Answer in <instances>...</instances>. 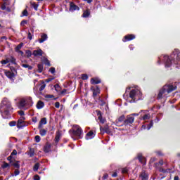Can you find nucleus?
<instances>
[{
  "mask_svg": "<svg viewBox=\"0 0 180 180\" xmlns=\"http://www.w3.org/2000/svg\"><path fill=\"white\" fill-rule=\"evenodd\" d=\"M45 98H48V99H51V98H54V96L53 95H51V94H46L45 96Z\"/></svg>",
  "mask_w": 180,
  "mask_h": 180,
  "instance_id": "obj_41",
  "label": "nucleus"
},
{
  "mask_svg": "<svg viewBox=\"0 0 180 180\" xmlns=\"http://www.w3.org/2000/svg\"><path fill=\"white\" fill-rule=\"evenodd\" d=\"M6 5H7V4H4H4H2L1 9L3 11H5V9H6Z\"/></svg>",
  "mask_w": 180,
  "mask_h": 180,
  "instance_id": "obj_52",
  "label": "nucleus"
},
{
  "mask_svg": "<svg viewBox=\"0 0 180 180\" xmlns=\"http://www.w3.org/2000/svg\"><path fill=\"white\" fill-rule=\"evenodd\" d=\"M134 122V117L129 115L127 120L124 121V124H131Z\"/></svg>",
  "mask_w": 180,
  "mask_h": 180,
  "instance_id": "obj_6",
  "label": "nucleus"
},
{
  "mask_svg": "<svg viewBox=\"0 0 180 180\" xmlns=\"http://www.w3.org/2000/svg\"><path fill=\"white\" fill-rule=\"evenodd\" d=\"M96 112H97V115L98 116V120H99V121H100L102 124L105 123V122L106 121V120H105V118H103V117H102V112H101V111H99V110H97Z\"/></svg>",
  "mask_w": 180,
  "mask_h": 180,
  "instance_id": "obj_12",
  "label": "nucleus"
},
{
  "mask_svg": "<svg viewBox=\"0 0 180 180\" xmlns=\"http://www.w3.org/2000/svg\"><path fill=\"white\" fill-rule=\"evenodd\" d=\"M43 124H47V119L46 118H42L40 122H39V128H41Z\"/></svg>",
  "mask_w": 180,
  "mask_h": 180,
  "instance_id": "obj_21",
  "label": "nucleus"
},
{
  "mask_svg": "<svg viewBox=\"0 0 180 180\" xmlns=\"http://www.w3.org/2000/svg\"><path fill=\"white\" fill-rule=\"evenodd\" d=\"M51 148V145L47 143L44 148V151L45 153H50Z\"/></svg>",
  "mask_w": 180,
  "mask_h": 180,
  "instance_id": "obj_18",
  "label": "nucleus"
},
{
  "mask_svg": "<svg viewBox=\"0 0 180 180\" xmlns=\"http://www.w3.org/2000/svg\"><path fill=\"white\" fill-rule=\"evenodd\" d=\"M38 70H39V72H41V71H43V65L41 64L38 65Z\"/></svg>",
  "mask_w": 180,
  "mask_h": 180,
  "instance_id": "obj_35",
  "label": "nucleus"
},
{
  "mask_svg": "<svg viewBox=\"0 0 180 180\" xmlns=\"http://www.w3.org/2000/svg\"><path fill=\"white\" fill-rule=\"evenodd\" d=\"M50 72H51V74H54L56 72V68H50Z\"/></svg>",
  "mask_w": 180,
  "mask_h": 180,
  "instance_id": "obj_50",
  "label": "nucleus"
},
{
  "mask_svg": "<svg viewBox=\"0 0 180 180\" xmlns=\"http://www.w3.org/2000/svg\"><path fill=\"white\" fill-rule=\"evenodd\" d=\"M17 127L18 129H22V127H25V117H21L18 120Z\"/></svg>",
  "mask_w": 180,
  "mask_h": 180,
  "instance_id": "obj_8",
  "label": "nucleus"
},
{
  "mask_svg": "<svg viewBox=\"0 0 180 180\" xmlns=\"http://www.w3.org/2000/svg\"><path fill=\"white\" fill-rule=\"evenodd\" d=\"M174 56H176V60H174V64H178V60H179V55L178 54H172L171 58H174Z\"/></svg>",
  "mask_w": 180,
  "mask_h": 180,
  "instance_id": "obj_24",
  "label": "nucleus"
},
{
  "mask_svg": "<svg viewBox=\"0 0 180 180\" xmlns=\"http://www.w3.org/2000/svg\"><path fill=\"white\" fill-rule=\"evenodd\" d=\"M112 176H113L114 178L117 176V173L115 172L112 174Z\"/></svg>",
  "mask_w": 180,
  "mask_h": 180,
  "instance_id": "obj_63",
  "label": "nucleus"
},
{
  "mask_svg": "<svg viewBox=\"0 0 180 180\" xmlns=\"http://www.w3.org/2000/svg\"><path fill=\"white\" fill-rule=\"evenodd\" d=\"M176 89V86H174L173 85H165L159 91L158 95V99H162V98H167L168 96V94H171L172 91H175Z\"/></svg>",
  "mask_w": 180,
  "mask_h": 180,
  "instance_id": "obj_1",
  "label": "nucleus"
},
{
  "mask_svg": "<svg viewBox=\"0 0 180 180\" xmlns=\"http://www.w3.org/2000/svg\"><path fill=\"white\" fill-rule=\"evenodd\" d=\"M53 79H54V78H53V77L46 79L45 80V82H47V83H49V82H51V81H53Z\"/></svg>",
  "mask_w": 180,
  "mask_h": 180,
  "instance_id": "obj_51",
  "label": "nucleus"
},
{
  "mask_svg": "<svg viewBox=\"0 0 180 180\" xmlns=\"http://www.w3.org/2000/svg\"><path fill=\"white\" fill-rule=\"evenodd\" d=\"M140 178L141 180H148V174L146 172H142Z\"/></svg>",
  "mask_w": 180,
  "mask_h": 180,
  "instance_id": "obj_16",
  "label": "nucleus"
},
{
  "mask_svg": "<svg viewBox=\"0 0 180 180\" xmlns=\"http://www.w3.org/2000/svg\"><path fill=\"white\" fill-rule=\"evenodd\" d=\"M39 134L41 136H46V134H47V130H46L44 129H41L39 130Z\"/></svg>",
  "mask_w": 180,
  "mask_h": 180,
  "instance_id": "obj_28",
  "label": "nucleus"
},
{
  "mask_svg": "<svg viewBox=\"0 0 180 180\" xmlns=\"http://www.w3.org/2000/svg\"><path fill=\"white\" fill-rule=\"evenodd\" d=\"M153 124H154V122L151 121L149 125H148V130H150L153 127Z\"/></svg>",
  "mask_w": 180,
  "mask_h": 180,
  "instance_id": "obj_40",
  "label": "nucleus"
},
{
  "mask_svg": "<svg viewBox=\"0 0 180 180\" xmlns=\"http://www.w3.org/2000/svg\"><path fill=\"white\" fill-rule=\"evenodd\" d=\"M16 154H18V152L16 151V150H13L11 153V156L12 157V155H16Z\"/></svg>",
  "mask_w": 180,
  "mask_h": 180,
  "instance_id": "obj_54",
  "label": "nucleus"
},
{
  "mask_svg": "<svg viewBox=\"0 0 180 180\" xmlns=\"http://www.w3.org/2000/svg\"><path fill=\"white\" fill-rule=\"evenodd\" d=\"M91 89L93 90L94 96H96V95H98V94L101 92L99 87H98L97 86L96 87L92 86Z\"/></svg>",
  "mask_w": 180,
  "mask_h": 180,
  "instance_id": "obj_13",
  "label": "nucleus"
},
{
  "mask_svg": "<svg viewBox=\"0 0 180 180\" xmlns=\"http://www.w3.org/2000/svg\"><path fill=\"white\" fill-rule=\"evenodd\" d=\"M129 170L127 169V168H123L122 169V174H127V172H128Z\"/></svg>",
  "mask_w": 180,
  "mask_h": 180,
  "instance_id": "obj_53",
  "label": "nucleus"
},
{
  "mask_svg": "<svg viewBox=\"0 0 180 180\" xmlns=\"http://www.w3.org/2000/svg\"><path fill=\"white\" fill-rule=\"evenodd\" d=\"M174 180H179V177L178 176H175Z\"/></svg>",
  "mask_w": 180,
  "mask_h": 180,
  "instance_id": "obj_64",
  "label": "nucleus"
},
{
  "mask_svg": "<svg viewBox=\"0 0 180 180\" xmlns=\"http://www.w3.org/2000/svg\"><path fill=\"white\" fill-rule=\"evenodd\" d=\"M142 119L143 120H148V119H150V114H146L145 115H143Z\"/></svg>",
  "mask_w": 180,
  "mask_h": 180,
  "instance_id": "obj_33",
  "label": "nucleus"
},
{
  "mask_svg": "<svg viewBox=\"0 0 180 180\" xmlns=\"http://www.w3.org/2000/svg\"><path fill=\"white\" fill-rule=\"evenodd\" d=\"M12 109L11 102L8 101V99L4 98L2 101L1 106L0 108L1 113H4V115H9V112H11Z\"/></svg>",
  "mask_w": 180,
  "mask_h": 180,
  "instance_id": "obj_2",
  "label": "nucleus"
},
{
  "mask_svg": "<svg viewBox=\"0 0 180 180\" xmlns=\"http://www.w3.org/2000/svg\"><path fill=\"white\" fill-rule=\"evenodd\" d=\"M164 58L166 60V62H165L166 68L171 67V65L172 64V60H171V58H169V57H168V56H165Z\"/></svg>",
  "mask_w": 180,
  "mask_h": 180,
  "instance_id": "obj_7",
  "label": "nucleus"
},
{
  "mask_svg": "<svg viewBox=\"0 0 180 180\" xmlns=\"http://www.w3.org/2000/svg\"><path fill=\"white\" fill-rule=\"evenodd\" d=\"M20 108H25V106H33V101L32 100V97L22 98L20 102Z\"/></svg>",
  "mask_w": 180,
  "mask_h": 180,
  "instance_id": "obj_5",
  "label": "nucleus"
},
{
  "mask_svg": "<svg viewBox=\"0 0 180 180\" xmlns=\"http://www.w3.org/2000/svg\"><path fill=\"white\" fill-rule=\"evenodd\" d=\"M9 126H11V127H13V126H16V122L15 121H11L9 122Z\"/></svg>",
  "mask_w": 180,
  "mask_h": 180,
  "instance_id": "obj_37",
  "label": "nucleus"
},
{
  "mask_svg": "<svg viewBox=\"0 0 180 180\" xmlns=\"http://www.w3.org/2000/svg\"><path fill=\"white\" fill-rule=\"evenodd\" d=\"M88 79V75L83 74L82 75V79Z\"/></svg>",
  "mask_w": 180,
  "mask_h": 180,
  "instance_id": "obj_44",
  "label": "nucleus"
},
{
  "mask_svg": "<svg viewBox=\"0 0 180 180\" xmlns=\"http://www.w3.org/2000/svg\"><path fill=\"white\" fill-rule=\"evenodd\" d=\"M32 122H33L34 123H37V118L36 117H33V118H32Z\"/></svg>",
  "mask_w": 180,
  "mask_h": 180,
  "instance_id": "obj_59",
  "label": "nucleus"
},
{
  "mask_svg": "<svg viewBox=\"0 0 180 180\" xmlns=\"http://www.w3.org/2000/svg\"><path fill=\"white\" fill-rule=\"evenodd\" d=\"M44 88H46V84H44L43 85H41L39 88V91H44Z\"/></svg>",
  "mask_w": 180,
  "mask_h": 180,
  "instance_id": "obj_47",
  "label": "nucleus"
},
{
  "mask_svg": "<svg viewBox=\"0 0 180 180\" xmlns=\"http://www.w3.org/2000/svg\"><path fill=\"white\" fill-rule=\"evenodd\" d=\"M25 54H26L27 57H31L32 56V51H30L29 50L26 51Z\"/></svg>",
  "mask_w": 180,
  "mask_h": 180,
  "instance_id": "obj_36",
  "label": "nucleus"
},
{
  "mask_svg": "<svg viewBox=\"0 0 180 180\" xmlns=\"http://www.w3.org/2000/svg\"><path fill=\"white\" fill-rule=\"evenodd\" d=\"M4 74L8 78H13V73L10 71L5 70Z\"/></svg>",
  "mask_w": 180,
  "mask_h": 180,
  "instance_id": "obj_23",
  "label": "nucleus"
},
{
  "mask_svg": "<svg viewBox=\"0 0 180 180\" xmlns=\"http://www.w3.org/2000/svg\"><path fill=\"white\" fill-rule=\"evenodd\" d=\"M70 12H74L75 11H79V7H78L73 2L70 3Z\"/></svg>",
  "mask_w": 180,
  "mask_h": 180,
  "instance_id": "obj_9",
  "label": "nucleus"
},
{
  "mask_svg": "<svg viewBox=\"0 0 180 180\" xmlns=\"http://www.w3.org/2000/svg\"><path fill=\"white\" fill-rule=\"evenodd\" d=\"M8 60V63H11L16 65V59L13 56H10L6 58Z\"/></svg>",
  "mask_w": 180,
  "mask_h": 180,
  "instance_id": "obj_15",
  "label": "nucleus"
},
{
  "mask_svg": "<svg viewBox=\"0 0 180 180\" xmlns=\"http://www.w3.org/2000/svg\"><path fill=\"white\" fill-rule=\"evenodd\" d=\"M27 38H28L30 40H32V39L33 38V37L32 36V33H30V32L28 33Z\"/></svg>",
  "mask_w": 180,
  "mask_h": 180,
  "instance_id": "obj_56",
  "label": "nucleus"
},
{
  "mask_svg": "<svg viewBox=\"0 0 180 180\" xmlns=\"http://www.w3.org/2000/svg\"><path fill=\"white\" fill-rule=\"evenodd\" d=\"M19 174H20V172H19L18 169H15V170L14 171V175H15V176H18V175H19Z\"/></svg>",
  "mask_w": 180,
  "mask_h": 180,
  "instance_id": "obj_45",
  "label": "nucleus"
},
{
  "mask_svg": "<svg viewBox=\"0 0 180 180\" xmlns=\"http://www.w3.org/2000/svg\"><path fill=\"white\" fill-rule=\"evenodd\" d=\"M37 108V109H43V108H44V103L41 101H38Z\"/></svg>",
  "mask_w": 180,
  "mask_h": 180,
  "instance_id": "obj_22",
  "label": "nucleus"
},
{
  "mask_svg": "<svg viewBox=\"0 0 180 180\" xmlns=\"http://www.w3.org/2000/svg\"><path fill=\"white\" fill-rule=\"evenodd\" d=\"M95 137V134L92 131H90L86 135V140H91V139H94Z\"/></svg>",
  "mask_w": 180,
  "mask_h": 180,
  "instance_id": "obj_14",
  "label": "nucleus"
},
{
  "mask_svg": "<svg viewBox=\"0 0 180 180\" xmlns=\"http://www.w3.org/2000/svg\"><path fill=\"white\" fill-rule=\"evenodd\" d=\"M91 15V12H89V10H86L84 11L82 18H88Z\"/></svg>",
  "mask_w": 180,
  "mask_h": 180,
  "instance_id": "obj_25",
  "label": "nucleus"
},
{
  "mask_svg": "<svg viewBox=\"0 0 180 180\" xmlns=\"http://www.w3.org/2000/svg\"><path fill=\"white\" fill-rule=\"evenodd\" d=\"M22 47H23V43H20V44H18L16 47H15V51L18 52L20 51V49H22Z\"/></svg>",
  "mask_w": 180,
  "mask_h": 180,
  "instance_id": "obj_29",
  "label": "nucleus"
},
{
  "mask_svg": "<svg viewBox=\"0 0 180 180\" xmlns=\"http://www.w3.org/2000/svg\"><path fill=\"white\" fill-rule=\"evenodd\" d=\"M28 13H27V10H24L22 11V16H27Z\"/></svg>",
  "mask_w": 180,
  "mask_h": 180,
  "instance_id": "obj_48",
  "label": "nucleus"
},
{
  "mask_svg": "<svg viewBox=\"0 0 180 180\" xmlns=\"http://www.w3.org/2000/svg\"><path fill=\"white\" fill-rule=\"evenodd\" d=\"M39 167H40V164L39 163L35 164L34 167H33V171H37V169H39Z\"/></svg>",
  "mask_w": 180,
  "mask_h": 180,
  "instance_id": "obj_32",
  "label": "nucleus"
},
{
  "mask_svg": "<svg viewBox=\"0 0 180 180\" xmlns=\"http://www.w3.org/2000/svg\"><path fill=\"white\" fill-rule=\"evenodd\" d=\"M48 37L47 34H42L41 35V39H39V43H44V41H46V40H47Z\"/></svg>",
  "mask_w": 180,
  "mask_h": 180,
  "instance_id": "obj_17",
  "label": "nucleus"
},
{
  "mask_svg": "<svg viewBox=\"0 0 180 180\" xmlns=\"http://www.w3.org/2000/svg\"><path fill=\"white\" fill-rule=\"evenodd\" d=\"M19 115H20V116H23L24 115H25V112H23V111H20L19 112Z\"/></svg>",
  "mask_w": 180,
  "mask_h": 180,
  "instance_id": "obj_61",
  "label": "nucleus"
},
{
  "mask_svg": "<svg viewBox=\"0 0 180 180\" xmlns=\"http://www.w3.org/2000/svg\"><path fill=\"white\" fill-rule=\"evenodd\" d=\"M65 92H67V89H63L62 91H61V95H65Z\"/></svg>",
  "mask_w": 180,
  "mask_h": 180,
  "instance_id": "obj_60",
  "label": "nucleus"
},
{
  "mask_svg": "<svg viewBox=\"0 0 180 180\" xmlns=\"http://www.w3.org/2000/svg\"><path fill=\"white\" fill-rule=\"evenodd\" d=\"M12 165H13V167H15V168H19V167H20L19 162H15L13 163Z\"/></svg>",
  "mask_w": 180,
  "mask_h": 180,
  "instance_id": "obj_38",
  "label": "nucleus"
},
{
  "mask_svg": "<svg viewBox=\"0 0 180 180\" xmlns=\"http://www.w3.org/2000/svg\"><path fill=\"white\" fill-rule=\"evenodd\" d=\"M138 160L141 162V164H146V158L143 157V155L139 154L138 155Z\"/></svg>",
  "mask_w": 180,
  "mask_h": 180,
  "instance_id": "obj_19",
  "label": "nucleus"
},
{
  "mask_svg": "<svg viewBox=\"0 0 180 180\" xmlns=\"http://www.w3.org/2000/svg\"><path fill=\"white\" fill-rule=\"evenodd\" d=\"M22 67H23L24 68H28V70H33V67L27 65V64H22L21 65Z\"/></svg>",
  "mask_w": 180,
  "mask_h": 180,
  "instance_id": "obj_31",
  "label": "nucleus"
},
{
  "mask_svg": "<svg viewBox=\"0 0 180 180\" xmlns=\"http://www.w3.org/2000/svg\"><path fill=\"white\" fill-rule=\"evenodd\" d=\"M27 20H23L20 22L21 26H25V25H27Z\"/></svg>",
  "mask_w": 180,
  "mask_h": 180,
  "instance_id": "obj_42",
  "label": "nucleus"
},
{
  "mask_svg": "<svg viewBox=\"0 0 180 180\" xmlns=\"http://www.w3.org/2000/svg\"><path fill=\"white\" fill-rule=\"evenodd\" d=\"M55 107H56L57 109H58V108H60V103L56 102V103H55Z\"/></svg>",
  "mask_w": 180,
  "mask_h": 180,
  "instance_id": "obj_58",
  "label": "nucleus"
},
{
  "mask_svg": "<svg viewBox=\"0 0 180 180\" xmlns=\"http://www.w3.org/2000/svg\"><path fill=\"white\" fill-rule=\"evenodd\" d=\"M54 88H55V90L57 91V92H58V91H60V85H58V84H55V85H54Z\"/></svg>",
  "mask_w": 180,
  "mask_h": 180,
  "instance_id": "obj_43",
  "label": "nucleus"
},
{
  "mask_svg": "<svg viewBox=\"0 0 180 180\" xmlns=\"http://www.w3.org/2000/svg\"><path fill=\"white\" fill-rule=\"evenodd\" d=\"M34 180H40V176L39 175H35L34 176Z\"/></svg>",
  "mask_w": 180,
  "mask_h": 180,
  "instance_id": "obj_57",
  "label": "nucleus"
},
{
  "mask_svg": "<svg viewBox=\"0 0 180 180\" xmlns=\"http://www.w3.org/2000/svg\"><path fill=\"white\" fill-rule=\"evenodd\" d=\"M82 134H84V132L82 131V129L79 125H74L72 128V137L74 140V137H77V139H82Z\"/></svg>",
  "mask_w": 180,
  "mask_h": 180,
  "instance_id": "obj_3",
  "label": "nucleus"
},
{
  "mask_svg": "<svg viewBox=\"0 0 180 180\" xmlns=\"http://www.w3.org/2000/svg\"><path fill=\"white\" fill-rule=\"evenodd\" d=\"M44 63L46 65H49V67H50L51 65H50V61L49 60L45 59Z\"/></svg>",
  "mask_w": 180,
  "mask_h": 180,
  "instance_id": "obj_49",
  "label": "nucleus"
},
{
  "mask_svg": "<svg viewBox=\"0 0 180 180\" xmlns=\"http://www.w3.org/2000/svg\"><path fill=\"white\" fill-rule=\"evenodd\" d=\"M8 167H9V164L8 163H4L2 165V168H8Z\"/></svg>",
  "mask_w": 180,
  "mask_h": 180,
  "instance_id": "obj_55",
  "label": "nucleus"
},
{
  "mask_svg": "<svg viewBox=\"0 0 180 180\" xmlns=\"http://www.w3.org/2000/svg\"><path fill=\"white\" fill-rule=\"evenodd\" d=\"M109 176L108 174H105L103 176V179H108V177Z\"/></svg>",
  "mask_w": 180,
  "mask_h": 180,
  "instance_id": "obj_62",
  "label": "nucleus"
},
{
  "mask_svg": "<svg viewBox=\"0 0 180 180\" xmlns=\"http://www.w3.org/2000/svg\"><path fill=\"white\" fill-rule=\"evenodd\" d=\"M32 54L33 56H34V57H37L39 56H43V51L41 49L34 50L33 51Z\"/></svg>",
  "mask_w": 180,
  "mask_h": 180,
  "instance_id": "obj_11",
  "label": "nucleus"
},
{
  "mask_svg": "<svg viewBox=\"0 0 180 180\" xmlns=\"http://www.w3.org/2000/svg\"><path fill=\"white\" fill-rule=\"evenodd\" d=\"M129 97L133 100V102L140 101V99H141V91H140L139 89H132L129 93Z\"/></svg>",
  "mask_w": 180,
  "mask_h": 180,
  "instance_id": "obj_4",
  "label": "nucleus"
},
{
  "mask_svg": "<svg viewBox=\"0 0 180 180\" xmlns=\"http://www.w3.org/2000/svg\"><path fill=\"white\" fill-rule=\"evenodd\" d=\"M101 131H105V133H107V134H110V130H109V128L108 127H105V128H100Z\"/></svg>",
  "mask_w": 180,
  "mask_h": 180,
  "instance_id": "obj_26",
  "label": "nucleus"
},
{
  "mask_svg": "<svg viewBox=\"0 0 180 180\" xmlns=\"http://www.w3.org/2000/svg\"><path fill=\"white\" fill-rule=\"evenodd\" d=\"M134 39H136V36L134 34H128L124 37L123 41H130V40H133Z\"/></svg>",
  "mask_w": 180,
  "mask_h": 180,
  "instance_id": "obj_10",
  "label": "nucleus"
},
{
  "mask_svg": "<svg viewBox=\"0 0 180 180\" xmlns=\"http://www.w3.org/2000/svg\"><path fill=\"white\" fill-rule=\"evenodd\" d=\"M35 141H36L37 143H40V136L37 135V136H35Z\"/></svg>",
  "mask_w": 180,
  "mask_h": 180,
  "instance_id": "obj_39",
  "label": "nucleus"
},
{
  "mask_svg": "<svg viewBox=\"0 0 180 180\" xmlns=\"http://www.w3.org/2000/svg\"><path fill=\"white\" fill-rule=\"evenodd\" d=\"M91 84H101V79H99V78L98 77L92 78L91 80Z\"/></svg>",
  "mask_w": 180,
  "mask_h": 180,
  "instance_id": "obj_20",
  "label": "nucleus"
},
{
  "mask_svg": "<svg viewBox=\"0 0 180 180\" xmlns=\"http://www.w3.org/2000/svg\"><path fill=\"white\" fill-rule=\"evenodd\" d=\"M122 122H124V115H122L118 118V120L116 121L117 124L119 123H122Z\"/></svg>",
  "mask_w": 180,
  "mask_h": 180,
  "instance_id": "obj_27",
  "label": "nucleus"
},
{
  "mask_svg": "<svg viewBox=\"0 0 180 180\" xmlns=\"http://www.w3.org/2000/svg\"><path fill=\"white\" fill-rule=\"evenodd\" d=\"M1 64H3L4 65H5L8 64V60H7V59L6 58L5 60H2L1 61Z\"/></svg>",
  "mask_w": 180,
  "mask_h": 180,
  "instance_id": "obj_46",
  "label": "nucleus"
},
{
  "mask_svg": "<svg viewBox=\"0 0 180 180\" xmlns=\"http://www.w3.org/2000/svg\"><path fill=\"white\" fill-rule=\"evenodd\" d=\"M60 141V134H58L55 137V142L58 143Z\"/></svg>",
  "mask_w": 180,
  "mask_h": 180,
  "instance_id": "obj_34",
  "label": "nucleus"
},
{
  "mask_svg": "<svg viewBox=\"0 0 180 180\" xmlns=\"http://www.w3.org/2000/svg\"><path fill=\"white\" fill-rule=\"evenodd\" d=\"M31 6H33L34 9L35 11H37V8H39V4H36L34 2H31Z\"/></svg>",
  "mask_w": 180,
  "mask_h": 180,
  "instance_id": "obj_30",
  "label": "nucleus"
}]
</instances>
